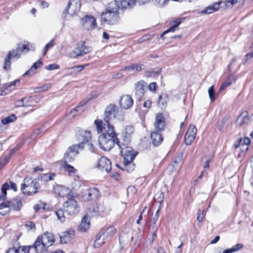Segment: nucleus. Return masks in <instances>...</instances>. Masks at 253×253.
Returning <instances> with one entry per match:
<instances>
[{
  "mask_svg": "<svg viewBox=\"0 0 253 253\" xmlns=\"http://www.w3.org/2000/svg\"><path fill=\"white\" fill-rule=\"evenodd\" d=\"M15 105L17 107H25L23 98L16 101L15 103Z\"/></svg>",
  "mask_w": 253,
  "mask_h": 253,
  "instance_id": "obj_57",
  "label": "nucleus"
},
{
  "mask_svg": "<svg viewBox=\"0 0 253 253\" xmlns=\"http://www.w3.org/2000/svg\"><path fill=\"white\" fill-rule=\"evenodd\" d=\"M36 96H34V97L30 96V97H26L23 98L25 106L29 107V106H33L32 101L33 100H34L35 98H36Z\"/></svg>",
  "mask_w": 253,
  "mask_h": 253,
  "instance_id": "obj_45",
  "label": "nucleus"
},
{
  "mask_svg": "<svg viewBox=\"0 0 253 253\" xmlns=\"http://www.w3.org/2000/svg\"><path fill=\"white\" fill-rule=\"evenodd\" d=\"M231 84V83L230 82H224L220 86L219 91L223 90H224L228 86H229Z\"/></svg>",
  "mask_w": 253,
  "mask_h": 253,
  "instance_id": "obj_60",
  "label": "nucleus"
},
{
  "mask_svg": "<svg viewBox=\"0 0 253 253\" xmlns=\"http://www.w3.org/2000/svg\"><path fill=\"white\" fill-rule=\"evenodd\" d=\"M54 42L53 40H51L49 42H48L44 46L43 48V55H45L47 51L53 47L54 45Z\"/></svg>",
  "mask_w": 253,
  "mask_h": 253,
  "instance_id": "obj_47",
  "label": "nucleus"
},
{
  "mask_svg": "<svg viewBox=\"0 0 253 253\" xmlns=\"http://www.w3.org/2000/svg\"><path fill=\"white\" fill-rule=\"evenodd\" d=\"M50 86V84H45L42 86L41 87L37 88L36 89V92H38L40 91H45L47 90Z\"/></svg>",
  "mask_w": 253,
  "mask_h": 253,
  "instance_id": "obj_53",
  "label": "nucleus"
},
{
  "mask_svg": "<svg viewBox=\"0 0 253 253\" xmlns=\"http://www.w3.org/2000/svg\"><path fill=\"white\" fill-rule=\"evenodd\" d=\"M9 187V184L7 183H4L1 187V194L0 196V199L3 200L5 199L6 195V190Z\"/></svg>",
  "mask_w": 253,
  "mask_h": 253,
  "instance_id": "obj_42",
  "label": "nucleus"
},
{
  "mask_svg": "<svg viewBox=\"0 0 253 253\" xmlns=\"http://www.w3.org/2000/svg\"><path fill=\"white\" fill-rule=\"evenodd\" d=\"M183 158V153H179L177 154V156L175 157V159L173 162L172 164V167L175 168V167L178 165L181 161Z\"/></svg>",
  "mask_w": 253,
  "mask_h": 253,
  "instance_id": "obj_48",
  "label": "nucleus"
},
{
  "mask_svg": "<svg viewBox=\"0 0 253 253\" xmlns=\"http://www.w3.org/2000/svg\"><path fill=\"white\" fill-rule=\"evenodd\" d=\"M119 6L116 0L110 2L106 11L102 13L101 20L110 25L117 24L120 21Z\"/></svg>",
  "mask_w": 253,
  "mask_h": 253,
  "instance_id": "obj_2",
  "label": "nucleus"
},
{
  "mask_svg": "<svg viewBox=\"0 0 253 253\" xmlns=\"http://www.w3.org/2000/svg\"><path fill=\"white\" fill-rule=\"evenodd\" d=\"M208 93L211 102H213L216 97L214 91V86L213 85H211L209 88Z\"/></svg>",
  "mask_w": 253,
  "mask_h": 253,
  "instance_id": "obj_46",
  "label": "nucleus"
},
{
  "mask_svg": "<svg viewBox=\"0 0 253 253\" xmlns=\"http://www.w3.org/2000/svg\"><path fill=\"white\" fill-rule=\"evenodd\" d=\"M145 84L143 81H140L135 84V94L138 100H140L144 94Z\"/></svg>",
  "mask_w": 253,
  "mask_h": 253,
  "instance_id": "obj_23",
  "label": "nucleus"
},
{
  "mask_svg": "<svg viewBox=\"0 0 253 253\" xmlns=\"http://www.w3.org/2000/svg\"><path fill=\"white\" fill-rule=\"evenodd\" d=\"M80 24L84 29L90 30L94 29L96 26L95 18L91 15H86L81 19Z\"/></svg>",
  "mask_w": 253,
  "mask_h": 253,
  "instance_id": "obj_9",
  "label": "nucleus"
},
{
  "mask_svg": "<svg viewBox=\"0 0 253 253\" xmlns=\"http://www.w3.org/2000/svg\"><path fill=\"white\" fill-rule=\"evenodd\" d=\"M81 3L79 0H70L68 3L66 11L70 15H73L79 11Z\"/></svg>",
  "mask_w": 253,
  "mask_h": 253,
  "instance_id": "obj_12",
  "label": "nucleus"
},
{
  "mask_svg": "<svg viewBox=\"0 0 253 253\" xmlns=\"http://www.w3.org/2000/svg\"><path fill=\"white\" fill-rule=\"evenodd\" d=\"M158 217L159 215H155V216L151 220V222H152V224L150 225L151 228H152L153 229L155 228L156 223Z\"/></svg>",
  "mask_w": 253,
  "mask_h": 253,
  "instance_id": "obj_58",
  "label": "nucleus"
},
{
  "mask_svg": "<svg viewBox=\"0 0 253 253\" xmlns=\"http://www.w3.org/2000/svg\"><path fill=\"white\" fill-rule=\"evenodd\" d=\"M27 230H33L35 231L36 230V225L32 221H27L25 225Z\"/></svg>",
  "mask_w": 253,
  "mask_h": 253,
  "instance_id": "obj_51",
  "label": "nucleus"
},
{
  "mask_svg": "<svg viewBox=\"0 0 253 253\" xmlns=\"http://www.w3.org/2000/svg\"><path fill=\"white\" fill-rule=\"evenodd\" d=\"M84 50L85 51H83V52H81V49L79 47L78 45V46L75 48V49L72 52L70 53V57L72 58H76L79 56H82L87 54V52L88 51L87 48L85 49Z\"/></svg>",
  "mask_w": 253,
  "mask_h": 253,
  "instance_id": "obj_36",
  "label": "nucleus"
},
{
  "mask_svg": "<svg viewBox=\"0 0 253 253\" xmlns=\"http://www.w3.org/2000/svg\"><path fill=\"white\" fill-rule=\"evenodd\" d=\"M29 50L28 44L18 43L16 48L12 51H10L7 57L5 59L4 68L6 70L10 68L9 60L11 58H19L22 52H27Z\"/></svg>",
  "mask_w": 253,
  "mask_h": 253,
  "instance_id": "obj_6",
  "label": "nucleus"
},
{
  "mask_svg": "<svg viewBox=\"0 0 253 253\" xmlns=\"http://www.w3.org/2000/svg\"><path fill=\"white\" fill-rule=\"evenodd\" d=\"M84 147V146H83V144H80L79 143L78 144L73 145L69 147L67 151L71 153V154H73V156H76L79 153V150L83 149Z\"/></svg>",
  "mask_w": 253,
  "mask_h": 253,
  "instance_id": "obj_33",
  "label": "nucleus"
},
{
  "mask_svg": "<svg viewBox=\"0 0 253 253\" xmlns=\"http://www.w3.org/2000/svg\"><path fill=\"white\" fill-rule=\"evenodd\" d=\"M30 248H34L35 249V251L38 253H43L45 252L47 248H48L43 242H42L39 237L37 238L33 246L32 247H29L28 249L29 250Z\"/></svg>",
  "mask_w": 253,
  "mask_h": 253,
  "instance_id": "obj_20",
  "label": "nucleus"
},
{
  "mask_svg": "<svg viewBox=\"0 0 253 253\" xmlns=\"http://www.w3.org/2000/svg\"><path fill=\"white\" fill-rule=\"evenodd\" d=\"M250 143L251 140L248 137H245L244 139L240 138L239 144H235V148L241 147V150L243 152H245L248 150V145Z\"/></svg>",
  "mask_w": 253,
  "mask_h": 253,
  "instance_id": "obj_27",
  "label": "nucleus"
},
{
  "mask_svg": "<svg viewBox=\"0 0 253 253\" xmlns=\"http://www.w3.org/2000/svg\"><path fill=\"white\" fill-rule=\"evenodd\" d=\"M5 203L9 210L12 209L14 211L20 210L22 206L21 199L19 198H16L12 199L10 201H7Z\"/></svg>",
  "mask_w": 253,
  "mask_h": 253,
  "instance_id": "obj_21",
  "label": "nucleus"
},
{
  "mask_svg": "<svg viewBox=\"0 0 253 253\" xmlns=\"http://www.w3.org/2000/svg\"><path fill=\"white\" fill-rule=\"evenodd\" d=\"M119 176V174L115 171H113L110 173V176L114 179L117 180Z\"/></svg>",
  "mask_w": 253,
  "mask_h": 253,
  "instance_id": "obj_62",
  "label": "nucleus"
},
{
  "mask_svg": "<svg viewBox=\"0 0 253 253\" xmlns=\"http://www.w3.org/2000/svg\"><path fill=\"white\" fill-rule=\"evenodd\" d=\"M149 0H123L121 2V6L123 8L131 7L135 4L136 1L140 4H144L146 3Z\"/></svg>",
  "mask_w": 253,
  "mask_h": 253,
  "instance_id": "obj_28",
  "label": "nucleus"
},
{
  "mask_svg": "<svg viewBox=\"0 0 253 253\" xmlns=\"http://www.w3.org/2000/svg\"><path fill=\"white\" fill-rule=\"evenodd\" d=\"M90 226L89 216L85 214L80 224L78 227V230L81 232H85L87 231Z\"/></svg>",
  "mask_w": 253,
  "mask_h": 253,
  "instance_id": "obj_22",
  "label": "nucleus"
},
{
  "mask_svg": "<svg viewBox=\"0 0 253 253\" xmlns=\"http://www.w3.org/2000/svg\"><path fill=\"white\" fill-rule=\"evenodd\" d=\"M55 176V174L54 173H46L43 174L40 176V179L42 181H47L49 180H52L54 179Z\"/></svg>",
  "mask_w": 253,
  "mask_h": 253,
  "instance_id": "obj_41",
  "label": "nucleus"
},
{
  "mask_svg": "<svg viewBox=\"0 0 253 253\" xmlns=\"http://www.w3.org/2000/svg\"><path fill=\"white\" fill-rule=\"evenodd\" d=\"M105 242V240H103V236L101 234V233H99L96 236L94 243V247L95 248H99L102 246Z\"/></svg>",
  "mask_w": 253,
  "mask_h": 253,
  "instance_id": "obj_37",
  "label": "nucleus"
},
{
  "mask_svg": "<svg viewBox=\"0 0 253 253\" xmlns=\"http://www.w3.org/2000/svg\"><path fill=\"white\" fill-rule=\"evenodd\" d=\"M253 57V51L247 54L245 56L246 59L243 61V63L244 64H245L246 63H247L248 60L249 59H251Z\"/></svg>",
  "mask_w": 253,
  "mask_h": 253,
  "instance_id": "obj_59",
  "label": "nucleus"
},
{
  "mask_svg": "<svg viewBox=\"0 0 253 253\" xmlns=\"http://www.w3.org/2000/svg\"><path fill=\"white\" fill-rule=\"evenodd\" d=\"M42 65V62L40 60H38L33 65L31 68L24 74V76H33L36 73V70L38 67H40Z\"/></svg>",
  "mask_w": 253,
  "mask_h": 253,
  "instance_id": "obj_32",
  "label": "nucleus"
},
{
  "mask_svg": "<svg viewBox=\"0 0 253 253\" xmlns=\"http://www.w3.org/2000/svg\"><path fill=\"white\" fill-rule=\"evenodd\" d=\"M75 235V230L72 228H69L63 232L60 236V242L62 244H66L72 240Z\"/></svg>",
  "mask_w": 253,
  "mask_h": 253,
  "instance_id": "obj_14",
  "label": "nucleus"
},
{
  "mask_svg": "<svg viewBox=\"0 0 253 253\" xmlns=\"http://www.w3.org/2000/svg\"><path fill=\"white\" fill-rule=\"evenodd\" d=\"M204 211H203L201 213H199L198 214L197 219L199 221V222H201L203 221V219L204 217Z\"/></svg>",
  "mask_w": 253,
  "mask_h": 253,
  "instance_id": "obj_64",
  "label": "nucleus"
},
{
  "mask_svg": "<svg viewBox=\"0 0 253 253\" xmlns=\"http://www.w3.org/2000/svg\"><path fill=\"white\" fill-rule=\"evenodd\" d=\"M39 237L47 248L51 246L55 242L54 235L50 232H45Z\"/></svg>",
  "mask_w": 253,
  "mask_h": 253,
  "instance_id": "obj_18",
  "label": "nucleus"
},
{
  "mask_svg": "<svg viewBox=\"0 0 253 253\" xmlns=\"http://www.w3.org/2000/svg\"><path fill=\"white\" fill-rule=\"evenodd\" d=\"M125 169L128 172H130L133 170L134 165L132 163H124Z\"/></svg>",
  "mask_w": 253,
  "mask_h": 253,
  "instance_id": "obj_52",
  "label": "nucleus"
},
{
  "mask_svg": "<svg viewBox=\"0 0 253 253\" xmlns=\"http://www.w3.org/2000/svg\"><path fill=\"white\" fill-rule=\"evenodd\" d=\"M121 107L125 109H128L131 107L133 104V100L129 95H123L120 100Z\"/></svg>",
  "mask_w": 253,
  "mask_h": 253,
  "instance_id": "obj_17",
  "label": "nucleus"
},
{
  "mask_svg": "<svg viewBox=\"0 0 253 253\" xmlns=\"http://www.w3.org/2000/svg\"><path fill=\"white\" fill-rule=\"evenodd\" d=\"M117 145L120 149V152L124 157V163H132L136 153L133 152L128 144H124L121 141H117Z\"/></svg>",
  "mask_w": 253,
  "mask_h": 253,
  "instance_id": "obj_7",
  "label": "nucleus"
},
{
  "mask_svg": "<svg viewBox=\"0 0 253 253\" xmlns=\"http://www.w3.org/2000/svg\"><path fill=\"white\" fill-rule=\"evenodd\" d=\"M181 20L180 19H177L175 20V21H173V23H174V24L173 25L171 26V27H170L167 30L165 31L163 33V34L165 35L169 32H173L175 31V30H176V29H177L178 28V26L181 23Z\"/></svg>",
  "mask_w": 253,
  "mask_h": 253,
  "instance_id": "obj_38",
  "label": "nucleus"
},
{
  "mask_svg": "<svg viewBox=\"0 0 253 253\" xmlns=\"http://www.w3.org/2000/svg\"><path fill=\"white\" fill-rule=\"evenodd\" d=\"M133 131V128L131 126H127L122 133L121 142L124 144H129L131 140V135Z\"/></svg>",
  "mask_w": 253,
  "mask_h": 253,
  "instance_id": "obj_19",
  "label": "nucleus"
},
{
  "mask_svg": "<svg viewBox=\"0 0 253 253\" xmlns=\"http://www.w3.org/2000/svg\"><path fill=\"white\" fill-rule=\"evenodd\" d=\"M93 208L92 209H91L90 208H89L88 210V212L89 213H92V212H93V213H96L98 212V208L96 206V205H94L93 206Z\"/></svg>",
  "mask_w": 253,
  "mask_h": 253,
  "instance_id": "obj_63",
  "label": "nucleus"
},
{
  "mask_svg": "<svg viewBox=\"0 0 253 253\" xmlns=\"http://www.w3.org/2000/svg\"><path fill=\"white\" fill-rule=\"evenodd\" d=\"M97 168L101 170L109 172L111 169V163L106 157H102L98 162Z\"/></svg>",
  "mask_w": 253,
  "mask_h": 253,
  "instance_id": "obj_15",
  "label": "nucleus"
},
{
  "mask_svg": "<svg viewBox=\"0 0 253 253\" xmlns=\"http://www.w3.org/2000/svg\"><path fill=\"white\" fill-rule=\"evenodd\" d=\"M55 213L57 216L58 220H60L61 222H63L65 220V216L64 215V211L61 208L55 211Z\"/></svg>",
  "mask_w": 253,
  "mask_h": 253,
  "instance_id": "obj_39",
  "label": "nucleus"
},
{
  "mask_svg": "<svg viewBox=\"0 0 253 253\" xmlns=\"http://www.w3.org/2000/svg\"><path fill=\"white\" fill-rule=\"evenodd\" d=\"M29 249L26 247H19L17 249L15 248L9 249L6 253H28Z\"/></svg>",
  "mask_w": 253,
  "mask_h": 253,
  "instance_id": "obj_35",
  "label": "nucleus"
},
{
  "mask_svg": "<svg viewBox=\"0 0 253 253\" xmlns=\"http://www.w3.org/2000/svg\"><path fill=\"white\" fill-rule=\"evenodd\" d=\"M95 124L98 133L104 131L98 137V145L101 149L109 151L114 147L115 143L117 144V141H121L117 138V134L113 125H108V126H106L105 124L103 125L101 120L95 121Z\"/></svg>",
  "mask_w": 253,
  "mask_h": 253,
  "instance_id": "obj_1",
  "label": "nucleus"
},
{
  "mask_svg": "<svg viewBox=\"0 0 253 253\" xmlns=\"http://www.w3.org/2000/svg\"><path fill=\"white\" fill-rule=\"evenodd\" d=\"M243 247V245L242 244H237L236 245L233 246L231 249H232V251L233 253L237 252L242 249Z\"/></svg>",
  "mask_w": 253,
  "mask_h": 253,
  "instance_id": "obj_55",
  "label": "nucleus"
},
{
  "mask_svg": "<svg viewBox=\"0 0 253 253\" xmlns=\"http://www.w3.org/2000/svg\"><path fill=\"white\" fill-rule=\"evenodd\" d=\"M9 211V209L5 203H1L0 205V214L1 215H5Z\"/></svg>",
  "mask_w": 253,
  "mask_h": 253,
  "instance_id": "obj_43",
  "label": "nucleus"
},
{
  "mask_svg": "<svg viewBox=\"0 0 253 253\" xmlns=\"http://www.w3.org/2000/svg\"><path fill=\"white\" fill-rule=\"evenodd\" d=\"M166 126L165 118L162 113H159L156 116L154 127L155 130L162 132Z\"/></svg>",
  "mask_w": 253,
  "mask_h": 253,
  "instance_id": "obj_13",
  "label": "nucleus"
},
{
  "mask_svg": "<svg viewBox=\"0 0 253 253\" xmlns=\"http://www.w3.org/2000/svg\"><path fill=\"white\" fill-rule=\"evenodd\" d=\"M121 113V114H120L119 108L117 105L113 104H109L105 110L103 118L104 124H105L106 126H108V125H112L110 122L116 118L118 119H123L124 114L122 112Z\"/></svg>",
  "mask_w": 253,
  "mask_h": 253,
  "instance_id": "obj_3",
  "label": "nucleus"
},
{
  "mask_svg": "<svg viewBox=\"0 0 253 253\" xmlns=\"http://www.w3.org/2000/svg\"><path fill=\"white\" fill-rule=\"evenodd\" d=\"M89 65V64H85L82 65H78L67 69V73L65 76L76 75L83 70L85 67Z\"/></svg>",
  "mask_w": 253,
  "mask_h": 253,
  "instance_id": "obj_26",
  "label": "nucleus"
},
{
  "mask_svg": "<svg viewBox=\"0 0 253 253\" xmlns=\"http://www.w3.org/2000/svg\"><path fill=\"white\" fill-rule=\"evenodd\" d=\"M87 145V147L88 149L91 152H95V147H94L92 143L88 142L87 143H85Z\"/></svg>",
  "mask_w": 253,
  "mask_h": 253,
  "instance_id": "obj_61",
  "label": "nucleus"
},
{
  "mask_svg": "<svg viewBox=\"0 0 253 253\" xmlns=\"http://www.w3.org/2000/svg\"><path fill=\"white\" fill-rule=\"evenodd\" d=\"M100 192L95 188L88 189L85 190L83 197L87 200H95L99 197Z\"/></svg>",
  "mask_w": 253,
  "mask_h": 253,
  "instance_id": "obj_16",
  "label": "nucleus"
},
{
  "mask_svg": "<svg viewBox=\"0 0 253 253\" xmlns=\"http://www.w3.org/2000/svg\"><path fill=\"white\" fill-rule=\"evenodd\" d=\"M78 45H79V47L81 49V52H83V51H85L84 50L85 49H87V50H88V51L87 52V53H89L92 50V48H91V47L90 46H85V42H82L81 43V44H78Z\"/></svg>",
  "mask_w": 253,
  "mask_h": 253,
  "instance_id": "obj_49",
  "label": "nucleus"
},
{
  "mask_svg": "<svg viewBox=\"0 0 253 253\" xmlns=\"http://www.w3.org/2000/svg\"><path fill=\"white\" fill-rule=\"evenodd\" d=\"M16 120V116L14 114H12L1 120V123L3 125H7L12 123Z\"/></svg>",
  "mask_w": 253,
  "mask_h": 253,
  "instance_id": "obj_40",
  "label": "nucleus"
},
{
  "mask_svg": "<svg viewBox=\"0 0 253 253\" xmlns=\"http://www.w3.org/2000/svg\"><path fill=\"white\" fill-rule=\"evenodd\" d=\"M76 135L78 141L80 142V143L83 144V146L91 139V131L82 128L76 129Z\"/></svg>",
  "mask_w": 253,
  "mask_h": 253,
  "instance_id": "obj_10",
  "label": "nucleus"
},
{
  "mask_svg": "<svg viewBox=\"0 0 253 253\" xmlns=\"http://www.w3.org/2000/svg\"><path fill=\"white\" fill-rule=\"evenodd\" d=\"M116 232V229L114 226H109L106 229L102 230L100 233L103 236V240L112 237Z\"/></svg>",
  "mask_w": 253,
  "mask_h": 253,
  "instance_id": "obj_25",
  "label": "nucleus"
},
{
  "mask_svg": "<svg viewBox=\"0 0 253 253\" xmlns=\"http://www.w3.org/2000/svg\"><path fill=\"white\" fill-rule=\"evenodd\" d=\"M19 80H16L12 82H10L9 83H7L5 84V87L6 88H10L11 87H12V86H15L16 84L17 83H19Z\"/></svg>",
  "mask_w": 253,
  "mask_h": 253,
  "instance_id": "obj_56",
  "label": "nucleus"
},
{
  "mask_svg": "<svg viewBox=\"0 0 253 253\" xmlns=\"http://www.w3.org/2000/svg\"><path fill=\"white\" fill-rule=\"evenodd\" d=\"M169 101V95L166 93L161 94L159 97L158 105L163 107H165Z\"/></svg>",
  "mask_w": 253,
  "mask_h": 253,
  "instance_id": "obj_34",
  "label": "nucleus"
},
{
  "mask_svg": "<svg viewBox=\"0 0 253 253\" xmlns=\"http://www.w3.org/2000/svg\"><path fill=\"white\" fill-rule=\"evenodd\" d=\"M249 113L247 111L242 112L237 120L236 123L237 126L241 127L243 125L248 122Z\"/></svg>",
  "mask_w": 253,
  "mask_h": 253,
  "instance_id": "obj_29",
  "label": "nucleus"
},
{
  "mask_svg": "<svg viewBox=\"0 0 253 253\" xmlns=\"http://www.w3.org/2000/svg\"><path fill=\"white\" fill-rule=\"evenodd\" d=\"M86 103V101L85 100L82 101L80 103V106H78L75 109L72 110L69 114H68V116H69V117L73 118L76 115H77L78 114H80L81 112H82L84 110L83 108V106Z\"/></svg>",
  "mask_w": 253,
  "mask_h": 253,
  "instance_id": "obj_31",
  "label": "nucleus"
},
{
  "mask_svg": "<svg viewBox=\"0 0 253 253\" xmlns=\"http://www.w3.org/2000/svg\"><path fill=\"white\" fill-rule=\"evenodd\" d=\"M75 156H73V154L69 152L66 151V153L64 154V163H67L68 162H70L74 160V158Z\"/></svg>",
  "mask_w": 253,
  "mask_h": 253,
  "instance_id": "obj_44",
  "label": "nucleus"
},
{
  "mask_svg": "<svg viewBox=\"0 0 253 253\" xmlns=\"http://www.w3.org/2000/svg\"><path fill=\"white\" fill-rule=\"evenodd\" d=\"M45 68L47 70H53L59 69V66L55 64H49L47 66H46Z\"/></svg>",
  "mask_w": 253,
  "mask_h": 253,
  "instance_id": "obj_54",
  "label": "nucleus"
},
{
  "mask_svg": "<svg viewBox=\"0 0 253 253\" xmlns=\"http://www.w3.org/2000/svg\"><path fill=\"white\" fill-rule=\"evenodd\" d=\"M151 137L152 144L155 146H158L163 141V137L162 135L161 132L155 130L151 133Z\"/></svg>",
  "mask_w": 253,
  "mask_h": 253,
  "instance_id": "obj_24",
  "label": "nucleus"
},
{
  "mask_svg": "<svg viewBox=\"0 0 253 253\" xmlns=\"http://www.w3.org/2000/svg\"><path fill=\"white\" fill-rule=\"evenodd\" d=\"M196 133V127L194 125H190L184 137V141L186 145H190L192 144L195 139Z\"/></svg>",
  "mask_w": 253,
  "mask_h": 253,
  "instance_id": "obj_11",
  "label": "nucleus"
},
{
  "mask_svg": "<svg viewBox=\"0 0 253 253\" xmlns=\"http://www.w3.org/2000/svg\"><path fill=\"white\" fill-rule=\"evenodd\" d=\"M243 0H227L224 1H219L217 2L213 3L207 7L204 10L201 11V13L210 14L218 10L220 4L223 8H231L233 5L238 2H241Z\"/></svg>",
  "mask_w": 253,
  "mask_h": 253,
  "instance_id": "obj_5",
  "label": "nucleus"
},
{
  "mask_svg": "<svg viewBox=\"0 0 253 253\" xmlns=\"http://www.w3.org/2000/svg\"><path fill=\"white\" fill-rule=\"evenodd\" d=\"M57 191L59 196L62 197H65L66 199H68L69 195H73V193L67 187L64 186H60L57 187Z\"/></svg>",
  "mask_w": 253,
  "mask_h": 253,
  "instance_id": "obj_30",
  "label": "nucleus"
},
{
  "mask_svg": "<svg viewBox=\"0 0 253 253\" xmlns=\"http://www.w3.org/2000/svg\"><path fill=\"white\" fill-rule=\"evenodd\" d=\"M40 185L37 179H33L30 177H26L24 179V183L21 185V190L23 193L28 195H32L38 193Z\"/></svg>",
  "mask_w": 253,
  "mask_h": 253,
  "instance_id": "obj_4",
  "label": "nucleus"
},
{
  "mask_svg": "<svg viewBox=\"0 0 253 253\" xmlns=\"http://www.w3.org/2000/svg\"><path fill=\"white\" fill-rule=\"evenodd\" d=\"M63 206L69 215L76 214L80 211V206L74 195H69L68 199H66Z\"/></svg>",
  "mask_w": 253,
  "mask_h": 253,
  "instance_id": "obj_8",
  "label": "nucleus"
},
{
  "mask_svg": "<svg viewBox=\"0 0 253 253\" xmlns=\"http://www.w3.org/2000/svg\"><path fill=\"white\" fill-rule=\"evenodd\" d=\"M63 167L65 170L68 171L69 173H74L75 172V169L74 167L68 164V163H64Z\"/></svg>",
  "mask_w": 253,
  "mask_h": 253,
  "instance_id": "obj_50",
  "label": "nucleus"
}]
</instances>
